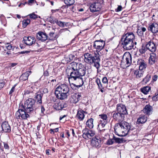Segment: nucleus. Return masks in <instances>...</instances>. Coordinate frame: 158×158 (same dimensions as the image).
<instances>
[{"instance_id":"1","label":"nucleus","mask_w":158,"mask_h":158,"mask_svg":"<svg viewBox=\"0 0 158 158\" xmlns=\"http://www.w3.org/2000/svg\"><path fill=\"white\" fill-rule=\"evenodd\" d=\"M35 100L32 98H29L24 102V105H21L19 109L16 111L15 117L17 119H26L29 117L28 113H33L35 109Z\"/></svg>"},{"instance_id":"2","label":"nucleus","mask_w":158,"mask_h":158,"mask_svg":"<svg viewBox=\"0 0 158 158\" xmlns=\"http://www.w3.org/2000/svg\"><path fill=\"white\" fill-rule=\"evenodd\" d=\"M75 64L73 62H72L69 64L67 67L68 69L71 71L68 79L69 82L70 81H74L77 84L72 83L71 85L79 88L83 85L84 81L82 77H80L78 73L77 65Z\"/></svg>"},{"instance_id":"3","label":"nucleus","mask_w":158,"mask_h":158,"mask_svg":"<svg viewBox=\"0 0 158 158\" xmlns=\"http://www.w3.org/2000/svg\"><path fill=\"white\" fill-rule=\"evenodd\" d=\"M135 37L134 35L131 32L127 33L122 36L121 41L122 45L124 49L129 50L133 48V40Z\"/></svg>"},{"instance_id":"4","label":"nucleus","mask_w":158,"mask_h":158,"mask_svg":"<svg viewBox=\"0 0 158 158\" xmlns=\"http://www.w3.org/2000/svg\"><path fill=\"white\" fill-rule=\"evenodd\" d=\"M71 90L66 85L61 84L56 88L55 94L58 98L63 100L71 94Z\"/></svg>"},{"instance_id":"5","label":"nucleus","mask_w":158,"mask_h":158,"mask_svg":"<svg viewBox=\"0 0 158 158\" xmlns=\"http://www.w3.org/2000/svg\"><path fill=\"white\" fill-rule=\"evenodd\" d=\"M99 56V54L98 53H95L94 56L88 53H85L84 54V61L86 63L91 64L93 63L94 61H95L96 60H97V62H98L97 60H98L97 57Z\"/></svg>"},{"instance_id":"6","label":"nucleus","mask_w":158,"mask_h":158,"mask_svg":"<svg viewBox=\"0 0 158 158\" xmlns=\"http://www.w3.org/2000/svg\"><path fill=\"white\" fill-rule=\"evenodd\" d=\"M82 137L85 139H91L95 135V132L92 130H89L85 127L82 131Z\"/></svg>"},{"instance_id":"7","label":"nucleus","mask_w":158,"mask_h":158,"mask_svg":"<svg viewBox=\"0 0 158 158\" xmlns=\"http://www.w3.org/2000/svg\"><path fill=\"white\" fill-rule=\"evenodd\" d=\"M100 120L98 125V128L100 130L103 128L107 123L108 119L107 115L104 114H102L99 115Z\"/></svg>"},{"instance_id":"8","label":"nucleus","mask_w":158,"mask_h":158,"mask_svg":"<svg viewBox=\"0 0 158 158\" xmlns=\"http://www.w3.org/2000/svg\"><path fill=\"white\" fill-rule=\"evenodd\" d=\"M114 129L115 134L119 136H124L127 134L124 129L120 125L119 123L115 124Z\"/></svg>"},{"instance_id":"9","label":"nucleus","mask_w":158,"mask_h":158,"mask_svg":"<svg viewBox=\"0 0 158 158\" xmlns=\"http://www.w3.org/2000/svg\"><path fill=\"white\" fill-rule=\"evenodd\" d=\"M73 63L75 64V65H77L78 73L80 77H82L83 76H85L86 69L84 66L81 63H77L74 62Z\"/></svg>"},{"instance_id":"10","label":"nucleus","mask_w":158,"mask_h":158,"mask_svg":"<svg viewBox=\"0 0 158 158\" xmlns=\"http://www.w3.org/2000/svg\"><path fill=\"white\" fill-rule=\"evenodd\" d=\"M101 7V3L98 1H96L91 5L89 8L91 12H94L99 11Z\"/></svg>"},{"instance_id":"11","label":"nucleus","mask_w":158,"mask_h":158,"mask_svg":"<svg viewBox=\"0 0 158 158\" xmlns=\"http://www.w3.org/2000/svg\"><path fill=\"white\" fill-rule=\"evenodd\" d=\"M36 41L35 38L32 36H24L23 41L27 45L31 46L35 43Z\"/></svg>"},{"instance_id":"12","label":"nucleus","mask_w":158,"mask_h":158,"mask_svg":"<svg viewBox=\"0 0 158 158\" xmlns=\"http://www.w3.org/2000/svg\"><path fill=\"white\" fill-rule=\"evenodd\" d=\"M37 39L42 42H44L47 40L48 37L45 32L39 31L36 34Z\"/></svg>"},{"instance_id":"13","label":"nucleus","mask_w":158,"mask_h":158,"mask_svg":"<svg viewBox=\"0 0 158 158\" xmlns=\"http://www.w3.org/2000/svg\"><path fill=\"white\" fill-rule=\"evenodd\" d=\"M125 61L127 66H129L131 63L132 57L131 54L129 53H125L123 55L122 61Z\"/></svg>"},{"instance_id":"14","label":"nucleus","mask_w":158,"mask_h":158,"mask_svg":"<svg viewBox=\"0 0 158 158\" xmlns=\"http://www.w3.org/2000/svg\"><path fill=\"white\" fill-rule=\"evenodd\" d=\"M146 48L152 52H154L156 50V47L154 42L150 40L147 42L146 45Z\"/></svg>"},{"instance_id":"15","label":"nucleus","mask_w":158,"mask_h":158,"mask_svg":"<svg viewBox=\"0 0 158 158\" xmlns=\"http://www.w3.org/2000/svg\"><path fill=\"white\" fill-rule=\"evenodd\" d=\"M113 117L114 119L117 121L118 123L123 121L124 118V115L118 112L114 113L113 114Z\"/></svg>"},{"instance_id":"16","label":"nucleus","mask_w":158,"mask_h":158,"mask_svg":"<svg viewBox=\"0 0 158 158\" xmlns=\"http://www.w3.org/2000/svg\"><path fill=\"white\" fill-rule=\"evenodd\" d=\"M117 109L118 112L124 115L127 114L126 107L123 104H118L117 106Z\"/></svg>"},{"instance_id":"17","label":"nucleus","mask_w":158,"mask_h":158,"mask_svg":"<svg viewBox=\"0 0 158 158\" xmlns=\"http://www.w3.org/2000/svg\"><path fill=\"white\" fill-rule=\"evenodd\" d=\"M148 30L153 34L156 33L158 31V24L153 23L149 26Z\"/></svg>"},{"instance_id":"18","label":"nucleus","mask_w":158,"mask_h":158,"mask_svg":"<svg viewBox=\"0 0 158 158\" xmlns=\"http://www.w3.org/2000/svg\"><path fill=\"white\" fill-rule=\"evenodd\" d=\"M119 123L120 124V125L122 127V128L124 129L125 131H126L127 133L128 134L131 128L130 125L129 123L123 121Z\"/></svg>"},{"instance_id":"19","label":"nucleus","mask_w":158,"mask_h":158,"mask_svg":"<svg viewBox=\"0 0 158 158\" xmlns=\"http://www.w3.org/2000/svg\"><path fill=\"white\" fill-rule=\"evenodd\" d=\"M101 140L100 139L96 138L92 139L91 141V144L93 147H100Z\"/></svg>"},{"instance_id":"20","label":"nucleus","mask_w":158,"mask_h":158,"mask_svg":"<svg viewBox=\"0 0 158 158\" xmlns=\"http://www.w3.org/2000/svg\"><path fill=\"white\" fill-rule=\"evenodd\" d=\"M153 108L152 106L149 105H146L143 109V112L146 115H149L152 113Z\"/></svg>"},{"instance_id":"21","label":"nucleus","mask_w":158,"mask_h":158,"mask_svg":"<svg viewBox=\"0 0 158 158\" xmlns=\"http://www.w3.org/2000/svg\"><path fill=\"white\" fill-rule=\"evenodd\" d=\"M2 131L5 132H9L10 131V126L7 122H4L2 123Z\"/></svg>"},{"instance_id":"22","label":"nucleus","mask_w":158,"mask_h":158,"mask_svg":"<svg viewBox=\"0 0 158 158\" xmlns=\"http://www.w3.org/2000/svg\"><path fill=\"white\" fill-rule=\"evenodd\" d=\"M157 57L156 54L154 52L150 54V56L149 59V63L151 65H152L156 62Z\"/></svg>"},{"instance_id":"23","label":"nucleus","mask_w":158,"mask_h":158,"mask_svg":"<svg viewBox=\"0 0 158 158\" xmlns=\"http://www.w3.org/2000/svg\"><path fill=\"white\" fill-rule=\"evenodd\" d=\"M84 111L81 109H79L77 110V117L80 120H82L84 118Z\"/></svg>"},{"instance_id":"24","label":"nucleus","mask_w":158,"mask_h":158,"mask_svg":"<svg viewBox=\"0 0 158 158\" xmlns=\"http://www.w3.org/2000/svg\"><path fill=\"white\" fill-rule=\"evenodd\" d=\"M143 72L140 69L135 70L134 71V76L137 78H139L143 76Z\"/></svg>"},{"instance_id":"25","label":"nucleus","mask_w":158,"mask_h":158,"mask_svg":"<svg viewBox=\"0 0 158 158\" xmlns=\"http://www.w3.org/2000/svg\"><path fill=\"white\" fill-rule=\"evenodd\" d=\"M31 71H28L23 73L20 77L21 80L25 81L28 79L29 76L31 74Z\"/></svg>"},{"instance_id":"26","label":"nucleus","mask_w":158,"mask_h":158,"mask_svg":"<svg viewBox=\"0 0 158 158\" xmlns=\"http://www.w3.org/2000/svg\"><path fill=\"white\" fill-rule=\"evenodd\" d=\"M147 120L146 116L144 115H141L137 119V122L139 124H143L145 123Z\"/></svg>"},{"instance_id":"27","label":"nucleus","mask_w":158,"mask_h":158,"mask_svg":"<svg viewBox=\"0 0 158 158\" xmlns=\"http://www.w3.org/2000/svg\"><path fill=\"white\" fill-rule=\"evenodd\" d=\"M53 107L56 110H61L65 107L64 104L61 103H55Z\"/></svg>"},{"instance_id":"28","label":"nucleus","mask_w":158,"mask_h":158,"mask_svg":"<svg viewBox=\"0 0 158 158\" xmlns=\"http://www.w3.org/2000/svg\"><path fill=\"white\" fill-rule=\"evenodd\" d=\"M94 119L90 118L87 120L86 123V126L90 129H92L94 127Z\"/></svg>"},{"instance_id":"29","label":"nucleus","mask_w":158,"mask_h":158,"mask_svg":"<svg viewBox=\"0 0 158 158\" xmlns=\"http://www.w3.org/2000/svg\"><path fill=\"white\" fill-rule=\"evenodd\" d=\"M139 69L142 71L145 69L147 67L146 63L144 60H142L139 63Z\"/></svg>"},{"instance_id":"30","label":"nucleus","mask_w":158,"mask_h":158,"mask_svg":"<svg viewBox=\"0 0 158 158\" xmlns=\"http://www.w3.org/2000/svg\"><path fill=\"white\" fill-rule=\"evenodd\" d=\"M105 44V42L101 40H96L95 41L93 44L94 46H96V45H102V46H104Z\"/></svg>"},{"instance_id":"31","label":"nucleus","mask_w":158,"mask_h":158,"mask_svg":"<svg viewBox=\"0 0 158 158\" xmlns=\"http://www.w3.org/2000/svg\"><path fill=\"white\" fill-rule=\"evenodd\" d=\"M64 2L66 5L65 7H67V8L68 6L73 5L75 2V0H64Z\"/></svg>"},{"instance_id":"32","label":"nucleus","mask_w":158,"mask_h":158,"mask_svg":"<svg viewBox=\"0 0 158 158\" xmlns=\"http://www.w3.org/2000/svg\"><path fill=\"white\" fill-rule=\"evenodd\" d=\"M151 90V88L149 86H147L141 89V92L145 94H148Z\"/></svg>"},{"instance_id":"33","label":"nucleus","mask_w":158,"mask_h":158,"mask_svg":"<svg viewBox=\"0 0 158 158\" xmlns=\"http://www.w3.org/2000/svg\"><path fill=\"white\" fill-rule=\"evenodd\" d=\"M75 58V56L72 54H70L68 56L65 57V60L67 62H70Z\"/></svg>"},{"instance_id":"34","label":"nucleus","mask_w":158,"mask_h":158,"mask_svg":"<svg viewBox=\"0 0 158 158\" xmlns=\"http://www.w3.org/2000/svg\"><path fill=\"white\" fill-rule=\"evenodd\" d=\"M0 21H1L2 24H3L4 26H6V20L5 17L3 15H1L0 16Z\"/></svg>"},{"instance_id":"35","label":"nucleus","mask_w":158,"mask_h":158,"mask_svg":"<svg viewBox=\"0 0 158 158\" xmlns=\"http://www.w3.org/2000/svg\"><path fill=\"white\" fill-rule=\"evenodd\" d=\"M43 96V94H37L36 97H35L36 98V99L37 100V102L39 103H41L42 102V98Z\"/></svg>"},{"instance_id":"36","label":"nucleus","mask_w":158,"mask_h":158,"mask_svg":"<svg viewBox=\"0 0 158 158\" xmlns=\"http://www.w3.org/2000/svg\"><path fill=\"white\" fill-rule=\"evenodd\" d=\"M30 19H28L23 20L22 22L23 27L24 28L26 27L30 23Z\"/></svg>"},{"instance_id":"37","label":"nucleus","mask_w":158,"mask_h":158,"mask_svg":"<svg viewBox=\"0 0 158 158\" xmlns=\"http://www.w3.org/2000/svg\"><path fill=\"white\" fill-rule=\"evenodd\" d=\"M95 82L97 83L99 89L102 88H104V86L101 84L100 80L99 79L97 78L96 79Z\"/></svg>"},{"instance_id":"38","label":"nucleus","mask_w":158,"mask_h":158,"mask_svg":"<svg viewBox=\"0 0 158 158\" xmlns=\"http://www.w3.org/2000/svg\"><path fill=\"white\" fill-rule=\"evenodd\" d=\"M104 46H102V45H96L94 46L93 45V47L96 49V51L97 53H98V52H99L101 50H102L104 48Z\"/></svg>"},{"instance_id":"39","label":"nucleus","mask_w":158,"mask_h":158,"mask_svg":"<svg viewBox=\"0 0 158 158\" xmlns=\"http://www.w3.org/2000/svg\"><path fill=\"white\" fill-rule=\"evenodd\" d=\"M56 23L60 27H64L65 25H66L65 23L62 22L60 21H58L57 20Z\"/></svg>"},{"instance_id":"40","label":"nucleus","mask_w":158,"mask_h":158,"mask_svg":"<svg viewBox=\"0 0 158 158\" xmlns=\"http://www.w3.org/2000/svg\"><path fill=\"white\" fill-rule=\"evenodd\" d=\"M54 32H50L49 34V37L48 39L50 40H55L56 37L54 35Z\"/></svg>"},{"instance_id":"41","label":"nucleus","mask_w":158,"mask_h":158,"mask_svg":"<svg viewBox=\"0 0 158 158\" xmlns=\"http://www.w3.org/2000/svg\"><path fill=\"white\" fill-rule=\"evenodd\" d=\"M151 78V76L149 74H148L144 78L143 80V83H147L148 82L150 79Z\"/></svg>"},{"instance_id":"42","label":"nucleus","mask_w":158,"mask_h":158,"mask_svg":"<svg viewBox=\"0 0 158 158\" xmlns=\"http://www.w3.org/2000/svg\"><path fill=\"white\" fill-rule=\"evenodd\" d=\"M97 59H98V62H97V60H96L95 61H94L93 63L94 64V66L97 68L98 69L100 66V65L99 64L100 62V58H99V56L97 57Z\"/></svg>"},{"instance_id":"43","label":"nucleus","mask_w":158,"mask_h":158,"mask_svg":"<svg viewBox=\"0 0 158 158\" xmlns=\"http://www.w3.org/2000/svg\"><path fill=\"white\" fill-rule=\"evenodd\" d=\"M81 97V96L79 94H75L73 96V98L74 97L77 98V99H75L74 101L75 102H77L78 101H79L80 99V98Z\"/></svg>"},{"instance_id":"44","label":"nucleus","mask_w":158,"mask_h":158,"mask_svg":"<svg viewBox=\"0 0 158 158\" xmlns=\"http://www.w3.org/2000/svg\"><path fill=\"white\" fill-rule=\"evenodd\" d=\"M28 16H29L31 19H34L38 18L37 15L35 14L34 13L29 14Z\"/></svg>"},{"instance_id":"45","label":"nucleus","mask_w":158,"mask_h":158,"mask_svg":"<svg viewBox=\"0 0 158 158\" xmlns=\"http://www.w3.org/2000/svg\"><path fill=\"white\" fill-rule=\"evenodd\" d=\"M137 33L138 35L140 36H142L143 35V32L142 31L139 27H138L137 29Z\"/></svg>"},{"instance_id":"46","label":"nucleus","mask_w":158,"mask_h":158,"mask_svg":"<svg viewBox=\"0 0 158 158\" xmlns=\"http://www.w3.org/2000/svg\"><path fill=\"white\" fill-rule=\"evenodd\" d=\"M57 20L54 18L51 17L49 19V21L51 23L54 24L55 23H56Z\"/></svg>"},{"instance_id":"47","label":"nucleus","mask_w":158,"mask_h":158,"mask_svg":"<svg viewBox=\"0 0 158 158\" xmlns=\"http://www.w3.org/2000/svg\"><path fill=\"white\" fill-rule=\"evenodd\" d=\"M5 84V81L3 79H0V89H1L4 86Z\"/></svg>"},{"instance_id":"48","label":"nucleus","mask_w":158,"mask_h":158,"mask_svg":"<svg viewBox=\"0 0 158 158\" xmlns=\"http://www.w3.org/2000/svg\"><path fill=\"white\" fill-rule=\"evenodd\" d=\"M152 99L153 101H156L158 100V92H156L155 96H153L152 97Z\"/></svg>"},{"instance_id":"49","label":"nucleus","mask_w":158,"mask_h":158,"mask_svg":"<svg viewBox=\"0 0 158 158\" xmlns=\"http://www.w3.org/2000/svg\"><path fill=\"white\" fill-rule=\"evenodd\" d=\"M113 139L115 140V142L117 143H121L122 141V140L120 139L116 138L114 136L113 137Z\"/></svg>"},{"instance_id":"50","label":"nucleus","mask_w":158,"mask_h":158,"mask_svg":"<svg viewBox=\"0 0 158 158\" xmlns=\"http://www.w3.org/2000/svg\"><path fill=\"white\" fill-rule=\"evenodd\" d=\"M102 82L103 84H106L108 83V80L107 78L106 77H104L102 79Z\"/></svg>"},{"instance_id":"51","label":"nucleus","mask_w":158,"mask_h":158,"mask_svg":"<svg viewBox=\"0 0 158 158\" xmlns=\"http://www.w3.org/2000/svg\"><path fill=\"white\" fill-rule=\"evenodd\" d=\"M16 86V85H14V86L11 89L10 92H9V94H12V93H13L15 90V86Z\"/></svg>"},{"instance_id":"52","label":"nucleus","mask_w":158,"mask_h":158,"mask_svg":"<svg viewBox=\"0 0 158 158\" xmlns=\"http://www.w3.org/2000/svg\"><path fill=\"white\" fill-rule=\"evenodd\" d=\"M6 47L8 50H10L12 48V46L10 44H7L6 46Z\"/></svg>"},{"instance_id":"53","label":"nucleus","mask_w":158,"mask_h":158,"mask_svg":"<svg viewBox=\"0 0 158 158\" xmlns=\"http://www.w3.org/2000/svg\"><path fill=\"white\" fill-rule=\"evenodd\" d=\"M139 27L143 32H145L146 31V29L144 27Z\"/></svg>"},{"instance_id":"54","label":"nucleus","mask_w":158,"mask_h":158,"mask_svg":"<svg viewBox=\"0 0 158 158\" xmlns=\"http://www.w3.org/2000/svg\"><path fill=\"white\" fill-rule=\"evenodd\" d=\"M4 148L5 149H9V147L7 144L6 143H4Z\"/></svg>"},{"instance_id":"55","label":"nucleus","mask_w":158,"mask_h":158,"mask_svg":"<svg viewBox=\"0 0 158 158\" xmlns=\"http://www.w3.org/2000/svg\"><path fill=\"white\" fill-rule=\"evenodd\" d=\"M139 51L141 53H144L145 52V50L144 49V48H142L141 49L139 50Z\"/></svg>"},{"instance_id":"56","label":"nucleus","mask_w":158,"mask_h":158,"mask_svg":"<svg viewBox=\"0 0 158 158\" xmlns=\"http://www.w3.org/2000/svg\"><path fill=\"white\" fill-rule=\"evenodd\" d=\"M113 143V142L111 140H108L107 142V143L109 145L112 144Z\"/></svg>"},{"instance_id":"57","label":"nucleus","mask_w":158,"mask_h":158,"mask_svg":"<svg viewBox=\"0 0 158 158\" xmlns=\"http://www.w3.org/2000/svg\"><path fill=\"white\" fill-rule=\"evenodd\" d=\"M122 7L121 6H118V7L117 10H116L117 12H119L121 10Z\"/></svg>"},{"instance_id":"58","label":"nucleus","mask_w":158,"mask_h":158,"mask_svg":"<svg viewBox=\"0 0 158 158\" xmlns=\"http://www.w3.org/2000/svg\"><path fill=\"white\" fill-rule=\"evenodd\" d=\"M34 1V0H29L28 1L27 4L29 5H31V4L33 3Z\"/></svg>"},{"instance_id":"59","label":"nucleus","mask_w":158,"mask_h":158,"mask_svg":"<svg viewBox=\"0 0 158 158\" xmlns=\"http://www.w3.org/2000/svg\"><path fill=\"white\" fill-rule=\"evenodd\" d=\"M30 93V91L27 90V89H26L24 91V94L26 95L27 94H29Z\"/></svg>"},{"instance_id":"60","label":"nucleus","mask_w":158,"mask_h":158,"mask_svg":"<svg viewBox=\"0 0 158 158\" xmlns=\"http://www.w3.org/2000/svg\"><path fill=\"white\" fill-rule=\"evenodd\" d=\"M157 76L155 75L153 77V79L154 81H156L157 78Z\"/></svg>"},{"instance_id":"61","label":"nucleus","mask_w":158,"mask_h":158,"mask_svg":"<svg viewBox=\"0 0 158 158\" xmlns=\"http://www.w3.org/2000/svg\"><path fill=\"white\" fill-rule=\"evenodd\" d=\"M70 132H71L72 133L74 137L75 135V134L74 130L73 129H70Z\"/></svg>"},{"instance_id":"62","label":"nucleus","mask_w":158,"mask_h":158,"mask_svg":"<svg viewBox=\"0 0 158 158\" xmlns=\"http://www.w3.org/2000/svg\"><path fill=\"white\" fill-rule=\"evenodd\" d=\"M17 63H12L10 64V67H13L14 66H15V65H17Z\"/></svg>"},{"instance_id":"63","label":"nucleus","mask_w":158,"mask_h":158,"mask_svg":"<svg viewBox=\"0 0 158 158\" xmlns=\"http://www.w3.org/2000/svg\"><path fill=\"white\" fill-rule=\"evenodd\" d=\"M45 110L43 106H41V112L42 113H44V111Z\"/></svg>"},{"instance_id":"64","label":"nucleus","mask_w":158,"mask_h":158,"mask_svg":"<svg viewBox=\"0 0 158 158\" xmlns=\"http://www.w3.org/2000/svg\"><path fill=\"white\" fill-rule=\"evenodd\" d=\"M66 115H64L62 116H60V120H61L62 119H63L64 118L66 117Z\"/></svg>"}]
</instances>
